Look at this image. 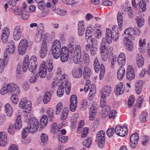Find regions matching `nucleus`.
Wrapping results in <instances>:
<instances>
[{"mask_svg":"<svg viewBox=\"0 0 150 150\" xmlns=\"http://www.w3.org/2000/svg\"><path fill=\"white\" fill-rule=\"evenodd\" d=\"M45 64V62L43 61L40 67L38 76H40L41 78L45 77L46 75L47 68Z\"/></svg>","mask_w":150,"mask_h":150,"instance_id":"2eb2a0df","label":"nucleus"},{"mask_svg":"<svg viewBox=\"0 0 150 150\" xmlns=\"http://www.w3.org/2000/svg\"><path fill=\"white\" fill-rule=\"evenodd\" d=\"M7 136L4 132H0V146H4L7 144Z\"/></svg>","mask_w":150,"mask_h":150,"instance_id":"bb28decb","label":"nucleus"},{"mask_svg":"<svg viewBox=\"0 0 150 150\" xmlns=\"http://www.w3.org/2000/svg\"><path fill=\"white\" fill-rule=\"evenodd\" d=\"M115 132L117 135L122 137H125L128 132L127 125L125 124L122 126L117 125L115 127Z\"/></svg>","mask_w":150,"mask_h":150,"instance_id":"9d476101","label":"nucleus"},{"mask_svg":"<svg viewBox=\"0 0 150 150\" xmlns=\"http://www.w3.org/2000/svg\"><path fill=\"white\" fill-rule=\"evenodd\" d=\"M91 139L89 138L86 139L85 141L83 142V144L84 146L86 147L89 148L91 145Z\"/></svg>","mask_w":150,"mask_h":150,"instance_id":"6e6d98bb","label":"nucleus"},{"mask_svg":"<svg viewBox=\"0 0 150 150\" xmlns=\"http://www.w3.org/2000/svg\"><path fill=\"white\" fill-rule=\"evenodd\" d=\"M69 50L71 53H74V55H82L84 52L82 51L81 47L79 45H75L74 49L73 46L70 44L68 45Z\"/></svg>","mask_w":150,"mask_h":150,"instance_id":"9b49d317","label":"nucleus"},{"mask_svg":"<svg viewBox=\"0 0 150 150\" xmlns=\"http://www.w3.org/2000/svg\"><path fill=\"white\" fill-rule=\"evenodd\" d=\"M102 33L100 29L96 28H92L91 27H88L86 32V41L88 42L91 40L92 37H95L98 38L102 36Z\"/></svg>","mask_w":150,"mask_h":150,"instance_id":"39448f33","label":"nucleus"},{"mask_svg":"<svg viewBox=\"0 0 150 150\" xmlns=\"http://www.w3.org/2000/svg\"><path fill=\"white\" fill-rule=\"evenodd\" d=\"M27 6L25 3H23L21 7L22 13L21 15L23 19L24 20L27 19L29 16L28 13L27 12Z\"/></svg>","mask_w":150,"mask_h":150,"instance_id":"dca6fc26","label":"nucleus"},{"mask_svg":"<svg viewBox=\"0 0 150 150\" xmlns=\"http://www.w3.org/2000/svg\"><path fill=\"white\" fill-rule=\"evenodd\" d=\"M133 40H129V41H126L124 42L126 44V47L129 51H132L133 49V45L132 42Z\"/></svg>","mask_w":150,"mask_h":150,"instance_id":"a18cd8bd","label":"nucleus"},{"mask_svg":"<svg viewBox=\"0 0 150 150\" xmlns=\"http://www.w3.org/2000/svg\"><path fill=\"white\" fill-rule=\"evenodd\" d=\"M44 31V27L43 26L38 27L37 28V31L35 37V40L37 42H39L41 40Z\"/></svg>","mask_w":150,"mask_h":150,"instance_id":"f8f14e48","label":"nucleus"},{"mask_svg":"<svg viewBox=\"0 0 150 150\" xmlns=\"http://www.w3.org/2000/svg\"><path fill=\"white\" fill-rule=\"evenodd\" d=\"M27 136L25 137H23L22 136V137L23 139L21 140V142L23 144L27 145L31 141V138L30 137H28L25 139V138Z\"/></svg>","mask_w":150,"mask_h":150,"instance_id":"864d4df0","label":"nucleus"},{"mask_svg":"<svg viewBox=\"0 0 150 150\" xmlns=\"http://www.w3.org/2000/svg\"><path fill=\"white\" fill-rule=\"evenodd\" d=\"M135 19L138 27L141 28L144 25V19L141 17L137 16Z\"/></svg>","mask_w":150,"mask_h":150,"instance_id":"a19ab883","label":"nucleus"},{"mask_svg":"<svg viewBox=\"0 0 150 150\" xmlns=\"http://www.w3.org/2000/svg\"><path fill=\"white\" fill-rule=\"evenodd\" d=\"M117 19L119 26V28L120 30H121V28L122 27V25L123 23V17L122 14L121 13H118Z\"/></svg>","mask_w":150,"mask_h":150,"instance_id":"79ce46f5","label":"nucleus"},{"mask_svg":"<svg viewBox=\"0 0 150 150\" xmlns=\"http://www.w3.org/2000/svg\"><path fill=\"white\" fill-rule=\"evenodd\" d=\"M135 76L134 71L132 67V66L128 67L126 74L127 79L129 80H131L134 79Z\"/></svg>","mask_w":150,"mask_h":150,"instance_id":"f3484780","label":"nucleus"},{"mask_svg":"<svg viewBox=\"0 0 150 150\" xmlns=\"http://www.w3.org/2000/svg\"><path fill=\"white\" fill-rule=\"evenodd\" d=\"M29 44L30 43L28 42L26 39H23L21 40L19 45L27 48Z\"/></svg>","mask_w":150,"mask_h":150,"instance_id":"49530a36","label":"nucleus"},{"mask_svg":"<svg viewBox=\"0 0 150 150\" xmlns=\"http://www.w3.org/2000/svg\"><path fill=\"white\" fill-rule=\"evenodd\" d=\"M18 95L16 94H13L11 97V102L14 104H16L18 102L17 96Z\"/></svg>","mask_w":150,"mask_h":150,"instance_id":"13d9d810","label":"nucleus"},{"mask_svg":"<svg viewBox=\"0 0 150 150\" xmlns=\"http://www.w3.org/2000/svg\"><path fill=\"white\" fill-rule=\"evenodd\" d=\"M136 61L137 65L139 67H142L144 63V59L142 55L137 54L136 57Z\"/></svg>","mask_w":150,"mask_h":150,"instance_id":"a878e982","label":"nucleus"},{"mask_svg":"<svg viewBox=\"0 0 150 150\" xmlns=\"http://www.w3.org/2000/svg\"><path fill=\"white\" fill-rule=\"evenodd\" d=\"M22 125L21 117L20 115H18L16 118L14 127L16 129H20L21 128Z\"/></svg>","mask_w":150,"mask_h":150,"instance_id":"c9c22d12","label":"nucleus"},{"mask_svg":"<svg viewBox=\"0 0 150 150\" xmlns=\"http://www.w3.org/2000/svg\"><path fill=\"white\" fill-rule=\"evenodd\" d=\"M47 52V42L46 41L44 40L42 42L41 50L40 51V57L44 58L46 55Z\"/></svg>","mask_w":150,"mask_h":150,"instance_id":"aec40b11","label":"nucleus"},{"mask_svg":"<svg viewBox=\"0 0 150 150\" xmlns=\"http://www.w3.org/2000/svg\"><path fill=\"white\" fill-rule=\"evenodd\" d=\"M65 85L66 93L67 94H69L71 91V85L70 83L68 81H67L65 83Z\"/></svg>","mask_w":150,"mask_h":150,"instance_id":"052dcab7","label":"nucleus"},{"mask_svg":"<svg viewBox=\"0 0 150 150\" xmlns=\"http://www.w3.org/2000/svg\"><path fill=\"white\" fill-rule=\"evenodd\" d=\"M27 48L18 45V53L21 55L24 54L26 51Z\"/></svg>","mask_w":150,"mask_h":150,"instance_id":"5fc2aeb1","label":"nucleus"},{"mask_svg":"<svg viewBox=\"0 0 150 150\" xmlns=\"http://www.w3.org/2000/svg\"><path fill=\"white\" fill-rule=\"evenodd\" d=\"M124 33L126 35H129L127 38L124 39V42H126V41H129L130 40H134L135 38V37L134 35L137 34L138 35L139 31L138 30H135L132 27H130L125 30Z\"/></svg>","mask_w":150,"mask_h":150,"instance_id":"6e6552de","label":"nucleus"},{"mask_svg":"<svg viewBox=\"0 0 150 150\" xmlns=\"http://www.w3.org/2000/svg\"><path fill=\"white\" fill-rule=\"evenodd\" d=\"M82 70L80 68H74L72 72L73 76L76 78L81 77L82 75Z\"/></svg>","mask_w":150,"mask_h":150,"instance_id":"b1692460","label":"nucleus"},{"mask_svg":"<svg viewBox=\"0 0 150 150\" xmlns=\"http://www.w3.org/2000/svg\"><path fill=\"white\" fill-rule=\"evenodd\" d=\"M22 31L21 26L19 25H17L15 27L13 33H16L22 34Z\"/></svg>","mask_w":150,"mask_h":150,"instance_id":"0e129e2a","label":"nucleus"},{"mask_svg":"<svg viewBox=\"0 0 150 150\" xmlns=\"http://www.w3.org/2000/svg\"><path fill=\"white\" fill-rule=\"evenodd\" d=\"M32 74L29 78L30 81L31 83H33L36 82L38 76V74H33V73Z\"/></svg>","mask_w":150,"mask_h":150,"instance_id":"09e8293b","label":"nucleus"},{"mask_svg":"<svg viewBox=\"0 0 150 150\" xmlns=\"http://www.w3.org/2000/svg\"><path fill=\"white\" fill-rule=\"evenodd\" d=\"M61 125H57L55 123H53L51 125V131L54 134H57L60 130Z\"/></svg>","mask_w":150,"mask_h":150,"instance_id":"c756f323","label":"nucleus"},{"mask_svg":"<svg viewBox=\"0 0 150 150\" xmlns=\"http://www.w3.org/2000/svg\"><path fill=\"white\" fill-rule=\"evenodd\" d=\"M7 29L5 28L3 30L2 34V40L4 43H6L7 41L9 33Z\"/></svg>","mask_w":150,"mask_h":150,"instance_id":"2f4dec72","label":"nucleus"},{"mask_svg":"<svg viewBox=\"0 0 150 150\" xmlns=\"http://www.w3.org/2000/svg\"><path fill=\"white\" fill-rule=\"evenodd\" d=\"M115 131V129L112 128L108 129L107 131V133L108 136L110 137H112L114 134Z\"/></svg>","mask_w":150,"mask_h":150,"instance_id":"774afa93","label":"nucleus"},{"mask_svg":"<svg viewBox=\"0 0 150 150\" xmlns=\"http://www.w3.org/2000/svg\"><path fill=\"white\" fill-rule=\"evenodd\" d=\"M64 49L63 50V52L61 56L60 59L63 62H66L68 59L69 58V49L67 47H64Z\"/></svg>","mask_w":150,"mask_h":150,"instance_id":"a211bd4d","label":"nucleus"},{"mask_svg":"<svg viewBox=\"0 0 150 150\" xmlns=\"http://www.w3.org/2000/svg\"><path fill=\"white\" fill-rule=\"evenodd\" d=\"M8 47L6 49L5 52L13 54L14 53L16 49V46L14 42L11 41L8 43Z\"/></svg>","mask_w":150,"mask_h":150,"instance_id":"6ab92c4d","label":"nucleus"},{"mask_svg":"<svg viewBox=\"0 0 150 150\" xmlns=\"http://www.w3.org/2000/svg\"><path fill=\"white\" fill-rule=\"evenodd\" d=\"M112 30L109 28H107L105 34V39L107 43L110 44L111 43L113 39L116 42L119 38L118 27L116 25H114L112 28Z\"/></svg>","mask_w":150,"mask_h":150,"instance_id":"7ed1b4c3","label":"nucleus"},{"mask_svg":"<svg viewBox=\"0 0 150 150\" xmlns=\"http://www.w3.org/2000/svg\"><path fill=\"white\" fill-rule=\"evenodd\" d=\"M81 105V109L82 110H85L88 107V103L87 100L83 99L82 100Z\"/></svg>","mask_w":150,"mask_h":150,"instance_id":"603ef678","label":"nucleus"},{"mask_svg":"<svg viewBox=\"0 0 150 150\" xmlns=\"http://www.w3.org/2000/svg\"><path fill=\"white\" fill-rule=\"evenodd\" d=\"M117 112L114 110H111L109 113L108 116L109 119H115L116 116Z\"/></svg>","mask_w":150,"mask_h":150,"instance_id":"e2e57ef3","label":"nucleus"},{"mask_svg":"<svg viewBox=\"0 0 150 150\" xmlns=\"http://www.w3.org/2000/svg\"><path fill=\"white\" fill-rule=\"evenodd\" d=\"M63 108L62 103H59L56 107V114L57 115L59 114L62 110Z\"/></svg>","mask_w":150,"mask_h":150,"instance_id":"bf43d9fd","label":"nucleus"},{"mask_svg":"<svg viewBox=\"0 0 150 150\" xmlns=\"http://www.w3.org/2000/svg\"><path fill=\"white\" fill-rule=\"evenodd\" d=\"M139 138V136L137 133L133 134L130 136V146L132 148L135 147Z\"/></svg>","mask_w":150,"mask_h":150,"instance_id":"ddd939ff","label":"nucleus"},{"mask_svg":"<svg viewBox=\"0 0 150 150\" xmlns=\"http://www.w3.org/2000/svg\"><path fill=\"white\" fill-rule=\"evenodd\" d=\"M139 3V11L140 13L141 12H145L146 10V3L144 0H140Z\"/></svg>","mask_w":150,"mask_h":150,"instance_id":"473e14b6","label":"nucleus"},{"mask_svg":"<svg viewBox=\"0 0 150 150\" xmlns=\"http://www.w3.org/2000/svg\"><path fill=\"white\" fill-rule=\"evenodd\" d=\"M85 31L84 24L83 21L79 22L78 24V32L80 36L83 34Z\"/></svg>","mask_w":150,"mask_h":150,"instance_id":"c85d7f7f","label":"nucleus"},{"mask_svg":"<svg viewBox=\"0 0 150 150\" xmlns=\"http://www.w3.org/2000/svg\"><path fill=\"white\" fill-rule=\"evenodd\" d=\"M93 66L96 72L97 73L100 72V79L102 80L104 77L105 71L104 65L102 64L100 65L98 59L96 58L94 62Z\"/></svg>","mask_w":150,"mask_h":150,"instance_id":"423d86ee","label":"nucleus"},{"mask_svg":"<svg viewBox=\"0 0 150 150\" xmlns=\"http://www.w3.org/2000/svg\"><path fill=\"white\" fill-rule=\"evenodd\" d=\"M64 87L62 85H61L59 86L57 91V95L59 97L62 96L64 93Z\"/></svg>","mask_w":150,"mask_h":150,"instance_id":"37998d69","label":"nucleus"},{"mask_svg":"<svg viewBox=\"0 0 150 150\" xmlns=\"http://www.w3.org/2000/svg\"><path fill=\"white\" fill-rule=\"evenodd\" d=\"M117 62L120 67H123L126 63V57L125 54L122 52L119 55L117 58Z\"/></svg>","mask_w":150,"mask_h":150,"instance_id":"5701e85b","label":"nucleus"},{"mask_svg":"<svg viewBox=\"0 0 150 150\" xmlns=\"http://www.w3.org/2000/svg\"><path fill=\"white\" fill-rule=\"evenodd\" d=\"M91 70L88 67H84L83 72V77L84 79H88L90 77L91 75Z\"/></svg>","mask_w":150,"mask_h":150,"instance_id":"58836bf2","label":"nucleus"},{"mask_svg":"<svg viewBox=\"0 0 150 150\" xmlns=\"http://www.w3.org/2000/svg\"><path fill=\"white\" fill-rule=\"evenodd\" d=\"M77 106V103L70 102V109L71 111L74 112L76 109Z\"/></svg>","mask_w":150,"mask_h":150,"instance_id":"338daca9","label":"nucleus"},{"mask_svg":"<svg viewBox=\"0 0 150 150\" xmlns=\"http://www.w3.org/2000/svg\"><path fill=\"white\" fill-rule=\"evenodd\" d=\"M0 91L1 94L3 95L8 92L13 93V94H19L20 90L17 85L11 83L5 84Z\"/></svg>","mask_w":150,"mask_h":150,"instance_id":"20e7f679","label":"nucleus"},{"mask_svg":"<svg viewBox=\"0 0 150 150\" xmlns=\"http://www.w3.org/2000/svg\"><path fill=\"white\" fill-rule=\"evenodd\" d=\"M64 47H62V48L60 49V50L58 49L52 51V55L54 58L57 59L59 58L63 52V50L64 49Z\"/></svg>","mask_w":150,"mask_h":150,"instance_id":"7c9ffc66","label":"nucleus"},{"mask_svg":"<svg viewBox=\"0 0 150 150\" xmlns=\"http://www.w3.org/2000/svg\"><path fill=\"white\" fill-rule=\"evenodd\" d=\"M39 122L35 118L28 119L27 127L24 128L22 131V137H25L28 133H33L36 132L39 126Z\"/></svg>","mask_w":150,"mask_h":150,"instance_id":"f03ea898","label":"nucleus"},{"mask_svg":"<svg viewBox=\"0 0 150 150\" xmlns=\"http://www.w3.org/2000/svg\"><path fill=\"white\" fill-rule=\"evenodd\" d=\"M55 13L57 14L61 15H65L66 14V11L65 9H56Z\"/></svg>","mask_w":150,"mask_h":150,"instance_id":"69168bd1","label":"nucleus"},{"mask_svg":"<svg viewBox=\"0 0 150 150\" xmlns=\"http://www.w3.org/2000/svg\"><path fill=\"white\" fill-rule=\"evenodd\" d=\"M125 73V70L123 67H120V68L117 72V77L119 80H121L123 78Z\"/></svg>","mask_w":150,"mask_h":150,"instance_id":"4c0bfd02","label":"nucleus"},{"mask_svg":"<svg viewBox=\"0 0 150 150\" xmlns=\"http://www.w3.org/2000/svg\"><path fill=\"white\" fill-rule=\"evenodd\" d=\"M40 125L42 127H44L47 125V117L44 115L40 119Z\"/></svg>","mask_w":150,"mask_h":150,"instance_id":"c03bdc74","label":"nucleus"},{"mask_svg":"<svg viewBox=\"0 0 150 150\" xmlns=\"http://www.w3.org/2000/svg\"><path fill=\"white\" fill-rule=\"evenodd\" d=\"M116 89H115V93L117 95L122 94L124 91V87L122 83L120 82L117 84L115 86Z\"/></svg>","mask_w":150,"mask_h":150,"instance_id":"4be33fe9","label":"nucleus"},{"mask_svg":"<svg viewBox=\"0 0 150 150\" xmlns=\"http://www.w3.org/2000/svg\"><path fill=\"white\" fill-rule=\"evenodd\" d=\"M105 132L100 130L96 134V141L98 142V146L100 149H103L105 144Z\"/></svg>","mask_w":150,"mask_h":150,"instance_id":"1a4fd4ad","label":"nucleus"},{"mask_svg":"<svg viewBox=\"0 0 150 150\" xmlns=\"http://www.w3.org/2000/svg\"><path fill=\"white\" fill-rule=\"evenodd\" d=\"M19 107L22 109H24L23 112L26 113H29L31 109V102L28 101L26 97L22 98L19 104Z\"/></svg>","mask_w":150,"mask_h":150,"instance_id":"0eeeda50","label":"nucleus"},{"mask_svg":"<svg viewBox=\"0 0 150 150\" xmlns=\"http://www.w3.org/2000/svg\"><path fill=\"white\" fill-rule=\"evenodd\" d=\"M96 113V108L94 105L91 106L90 108L89 118L90 120L94 119Z\"/></svg>","mask_w":150,"mask_h":150,"instance_id":"cd10ccee","label":"nucleus"},{"mask_svg":"<svg viewBox=\"0 0 150 150\" xmlns=\"http://www.w3.org/2000/svg\"><path fill=\"white\" fill-rule=\"evenodd\" d=\"M51 97V93L50 92H46L44 94L43 99L45 104L47 103L50 100Z\"/></svg>","mask_w":150,"mask_h":150,"instance_id":"ea45409f","label":"nucleus"},{"mask_svg":"<svg viewBox=\"0 0 150 150\" xmlns=\"http://www.w3.org/2000/svg\"><path fill=\"white\" fill-rule=\"evenodd\" d=\"M90 91L89 96L90 97H92L94 94L96 92V88L95 85H92L90 88L89 89Z\"/></svg>","mask_w":150,"mask_h":150,"instance_id":"3c124183","label":"nucleus"},{"mask_svg":"<svg viewBox=\"0 0 150 150\" xmlns=\"http://www.w3.org/2000/svg\"><path fill=\"white\" fill-rule=\"evenodd\" d=\"M148 114L146 112H142L140 116V120L142 123L144 122L146 120V117H147Z\"/></svg>","mask_w":150,"mask_h":150,"instance_id":"8fccbe9b","label":"nucleus"},{"mask_svg":"<svg viewBox=\"0 0 150 150\" xmlns=\"http://www.w3.org/2000/svg\"><path fill=\"white\" fill-rule=\"evenodd\" d=\"M111 92V87L110 86H105L100 92L101 98H106L108 96Z\"/></svg>","mask_w":150,"mask_h":150,"instance_id":"412c9836","label":"nucleus"},{"mask_svg":"<svg viewBox=\"0 0 150 150\" xmlns=\"http://www.w3.org/2000/svg\"><path fill=\"white\" fill-rule=\"evenodd\" d=\"M68 112V110L67 108H65L61 115V119L62 120H65L67 118Z\"/></svg>","mask_w":150,"mask_h":150,"instance_id":"4d7b16f0","label":"nucleus"},{"mask_svg":"<svg viewBox=\"0 0 150 150\" xmlns=\"http://www.w3.org/2000/svg\"><path fill=\"white\" fill-rule=\"evenodd\" d=\"M54 110L52 108L50 109L47 111L48 116L50 119V121L51 122L53 121L54 118Z\"/></svg>","mask_w":150,"mask_h":150,"instance_id":"de8ad7c7","label":"nucleus"},{"mask_svg":"<svg viewBox=\"0 0 150 150\" xmlns=\"http://www.w3.org/2000/svg\"><path fill=\"white\" fill-rule=\"evenodd\" d=\"M82 55H74L73 58L74 63L76 64H78L80 62V59L81 58H82Z\"/></svg>","mask_w":150,"mask_h":150,"instance_id":"680f3d73","label":"nucleus"},{"mask_svg":"<svg viewBox=\"0 0 150 150\" xmlns=\"http://www.w3.org/2000/svg\"><path fill=\"white\" fill-rule=\"evenodd\" d=\"M5 111L6 114L8 116H11L13 112L12 107L8 103L6 104L5 106Z\"/></svg>","mask_w":150,"mask_h":150,"instance_id":"72a5a7b5","label":"nucleus"},{"mask_svg":"<svg viewBox=\"0 0 150 150\" xmlns=\"http://www.w3.org/2000/svg\"><path fill=\"white\" fill-rule=\"evenodd\" d=\"M48 140L47 135L45 133H42L40 136V143L45 145L47 144Z\"/></svg>","mask_w":150,"mask_h":150,"instance_id":"e433bc0d","label":"nucleus"},{"mask_svg":"<svg viewBox=\"0 0 150 150\" xmlns=\"http://www.w3.org/2000/svg\"><path fill=\"white\" fill-rule=\"evenodd\" d=\"M62 48L61 45L60 41L58 40H55L53 42L52 46V50H54L60 49Z\"/></svg>","mask_w":150,"mask_h":150,"instance_id":"f704fd0d","label":"nucleus"},{"mask_svg":"<svg viewBox=\"0 0 150 150\" xmlns=\"http://www.w3.org/2000/svg\"><path fill=\"white\" fill-rule=\"evenodd\" d=\"M38 64L37 58L36 56H32L29 59L28 56L26 55L23 62L22 70L25 72L28 69L30 71L33 72L36 69Z\"/></svg>","mask_w":150,"mask_h":150,"instance_id":"f257e3e1","label":"nucleus"},{"mask_svg":"<svg viewBox=\"0 0 150 150\" xmlns=\"http://www.w3.org/2000/svg\"><path fill=\"white\" fill-rule=\"evenodd\" d=\"M139 51L142 53H144L146 50V43L145 42V39H144L142 40V38H140L139 39Z\"/></svg>","mask_w":150,"mask_h":150,"instance_id":"393cba45","label":"nucleus"},{"mask_svg":"<svg viewBox=\"0 0 150 150\" xmlns=\"http://www.w3.org/2000/svg\"><path fill=\"white\" fill-rule=\"evenodd\" d=\"M101 53H103L109 55V54H112L113 47L111 46L107 47L105 46V42L102 41L101 43Z\"/></svg>","mask_w":150,"mask_h":150,"instance_id":"4468645a","label":"nucleus"}]
</instances>
